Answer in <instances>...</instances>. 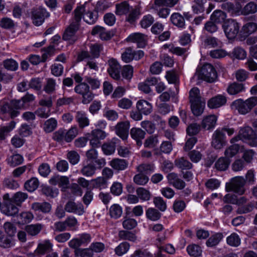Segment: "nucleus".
Listing matches in <instances>:
<instances>
[{"mask_svg": "<svg viewBox=\"0 0 257 257\" xmlns=\"http://www.w3.org/2000/svg\"><path fill=\"white\" fill-rule=\"evenodd\" d=\"M197 72L198 77L207 82L212 83L217 77L215 69L212 65L208 63L204 64Z\"/></svg>", "mask_w": 257, "mask_h": 257, "instance_id": "obj_3", "label": "nucleus"}, {"mask_svg": "<svg viewBox=\"0 0 257 257\" xmlns=\"http://www.w3.org/2000/svg\"><path fill=\"white\" fill-rule=\"evenodd\" d=\"M108 64L109 67L107 68V71L110 77L115 80H119L121 66L118 62L116 59L111 58L108 60Z\"/></svg>", "mask_w": 257, "mask_h": 257, "instance_id": "obj_12", "label": "nucleus"}, {"mask_svg": "<svg viewBox=\"0 0 257 257\" xmlns=\"http://www.w3.org/2000/svg\"><path fill=\"white\" fill-rule=\"evenodd\" d=\"M34 218L33 214L30 212H24L17 215V223L25 224L30 222Z\"/></svg>", "mask_w": 257, "mask_h": 257, "instance_id": "obj_36", "label": "nucleus"}, {"mask_svg": "<svg viewBox=\"0 0 257 257\" xmlns=\"http://www.w3.org/2000/svg\"><path fill=\"white\" fill-rule=\"evenodd\" d=\"M175 165L178 168L182 170H189L193 167L192 164L184 157L176 159L175 160Z\"/></svg>", "mask_w": 257, "mask_h": 257, "instance_id": "obj_30", "label": "nucleus"}, {"mask_svg": "<svg viewBox=\"0 0 257 257\" xmlns=\"http://www.w3.org/2000/svg\"><path fill=\"white\" fill-rule=\"evenodd\" d=\"M75 254L80 257H92L93 253L90 247L87 248L75 249Z\"/></svg>", "mask_w": 257, "mask_h": 257, "instance_id": "obj_64", "label": "nucleus"}, {"mask_svg": "<svg viewBox=\"0 0 257 257\" xmlns=\"http://www.w3.org/2000/svg\"><path fill=\"white\" fill-rule=\"evenodd\" d=\"M244 90L245 87L244 85L236 82L230 84L227 89L228 93L230 95H235Z\"/></svg>", "mask_w": 257, "mask_h": 257, "instance_id": "obj_32", "label": "nucleus"}, {"mask_svg": "<svg viewBox=\"0 0 257 257\" xmlns=\"http://www.w3.org/2000/svg\"><path fill=\"white\" fill-rule=\"evenodd\" d=\"M165 77L169 83H173L175 85L177 93H178L179 89L177 83L178 82L179 78L177 74L174 71H169L167 72Z\"/></svg>", "mask_w": 257, "mask_h": 257, "instance_id": "obj_49", "label": "nucleus"}, {"mask_svg": "<svg viewBox=\"0 0 257 257\" xmlns=\"http://www.w3.org/2000/svg\"><path fill=\"white\" fill-rule=\"evenodd\" d=\"M91 34L98 35L102 40L104 41L110 39L114 35L113 32L107 31L104 28L99 26H96L93 28Z\"/></svg>", "mask_w": 257, "mask_h": 257, "instance_id": "obj_16", "label": "nucleus"}, {"mask_svg": "<svg viewBox=\"0 0 257 257\" xmlns=\"http://www.w3.org/2000/svg\"><path fill=\"white\" fill-rule=\"evenodd\" d=\"M130 127V123L128 121L119 122L115 125V133L122 140H125L128 137Z\"/></svg>", "mask_w": 257, "mask_h": 257, "instance_id": "obj_15", "label": "nucleus"}, {"mask_svg": "<svg viewBox=\"0 0 257 257\" xmlns=\"http://www.w3.org/2000/svg\"><path fill=\"white\" fill-rule=\"evenodd\" d=\"M149 180V177L142 173H139L134 177V182L138 185H145L148 182Z\"/></svg>", "mask_w": 257, "mask_h": 257, "instance_id": "obj_57", "label": "nucleus"}, {"mask_svg": "<svg viewBox=\"0 0 257 257\" xmlns=\"http://www.w3.org/2000/svg\"><path fill=\"white\" fill-rule=\"evenodd\" d=\"M93 188L104 189L107 187V181L104 177H99L91 180Z\"/></svg>", "mask_w": 257, "mask_h": 257, "instance_id": "obj_42", "label": "nucleus"}, {"mask_svg": "<svg viewBox=\"0 0 257 257\" xmlns=\"http://www.w3.org/2000/svg\"><path fill=\"white\" fill-rule=\"evenodd\" d=\"M95 59L96 58H91L89 52L86 51H81L78 54L77 56V60L78 61H82L86 60L87 62L86 66H88V67L91 69L97 71L98 67L96 61L95 60Z\"/></svg>", "mask_w": 257, "mask_h": 257, "instance_id": "obj_14", "label": "nucleus"}, {"mask_svg": "<svg viewBox=\"0 0 257 257\" xmlns=\"http://www.w3.org/2000/svg\"><path fill=\"white\" fill-rule=\"evenodd\" d=\"M224 31L229 39L235 38L239 31L238 24L233 19H229L223 25Z\"/></svg>", "mask_w": 257, "mask_h": 257, "instance_id": "obj_10", "label": "nucleus"}, {"mask_svg": "<svg viewBox=\"0 0 257 257\" xmlns=\"http://www.w3.org/2000/svg\"><path fill=\"white\" fill-rule=\"evenodd\" d=\"M239 150V146L238 144H234L227 148L224 152L226 158L229 159L234 156Z\"/></svg>", "mask_w": 257, "mask_h": 257, "instance_id": "obj_55", "label": "nucleus"}, {"mask_svg": "<svg viewBox=\"0 0 257 257\" xmlns=\"http://www.w3.org/2000/svg\"><path fill=\"white\" fill-rule=\"evenodd\" d=\"M65 210L68 212L73 213L79 215L84 212L83 205L81 203H76L72 201H69L65 205Z\"/></svg>", "mask_w": 257, "mask_h": 257, "instance_id": "obj_18", "label": "nucleus"}, {"mask_svg": "<svg viewBox=\"0 0 257 257\" xmlns=\"http://www.w3.org/2000/svg\"><path fill=\"white\" fill-rule=\"evenodd\" d=\"M132 138L137 142L138 146H141L142 140L145 138L146 133L140 128L133 127L130 132Z\"/></svg>", "mask_w": 257, "mask_h": 257, "instance_id": "obj_25", "label": "nucleus"}, {"mask_svg": "<svg viewBox=\"0 0 257 257\" xmlns=\"http://www.w3.org/2000/svg\"><path fill=\"white\" fill-rule=\"evenodd\" d=\"M57 126V120L54 118H51L45 122L44 130L46 133H51L56 128Z\"/></svg>", "mask_w": 257, "mask_h": 257, "instance_id": "obj_47", "label": "nucleus"}, {"mask_svg": "<svg viewBox=\"0 0 257 257\" xmlns=\"http://www.w3.org/2000/svg\"><path fill=\"white\" fill-rule=\"evenodd\" d=\"M56 87V80L52 78L46 79V83L44 86V90L48 94H51L55 92Z\"/></svg>", "mask_w": 257, "mask_h": 257, "instance_id": "obj_38", "label": "nucleus"}, {"mask_svg": "<svg viewBox=\"0 0 257 257\" xmlns=\"http://www.w3.org/2000/svg\"><path fill=\"white\" fill-rule=\"evenodd\" d=\"M130 11V6L126 1H123L115 5V13L116 15L121 16L125 15Z\"/></svg>", "mask_w": 257, "mask_h": 257, "instance_id": "obj_29", "label": "nucleus"}, {"mask_svg": "<svg viewBox=\"0 0 257 257\" xmlns=\"http://www.w3.org/2000/svg\"><path fill=\"white\" fill-rule=\"evenodd\" d=\"M75 92L82 96V102L88 104L93 99L94 95L90 90V87L85 82L80 83L74 88Z\"/></svg>", "mask_w": 257, "mask_h": 257, "instance_id": "obj_7", "label": "nucleus"}, {"mask_svg": "<svg viewBox=\"0 0 257 257\" xmlns=\"http://www.w3.org/2000/svg\"><path fill=\"white\" fill-rule=\"evenodd\" d=\"M171 21L174 25L180 28L185 26V20L183 16L178 13L173 14L171 16Z\"/></svg>", "mask_w": 257, "mask_h": 257, "instance_id": "obj_35", "label": "nucleus"}, {"mask_svg": "<svg viewBox=\"0 0 257 257\" xmlns=\"http://www.w3.org/2000/svg\"><path fill=\"white\" fill-rule=\"evenodd\" d=\"M13 176L6 178L4 181V186L10 189H14L16 185V181L14 177L16 176V169L13 172Z\"/></svg>", "mask_w": 257, "mask_h": 257, "instance_id": "obj_54", "label": "nucleus"}, {"mask_svg": "<svg viewBox=\"0 0 257 257\" xmlns=\"http://www.w3.org/2000/svg\"><path fill=\"white\" fill-rule=\"evenodd\" d=\"M109 165L113 169L119 171L127 168L128 162L124 159L115 158L110 162Z\"/></svg>", "mask_w": 257, "mask_h": 257, "instance_id": "obj_26", "label": "nucleus"}, {"mask_svg": "<svg viewBox=\"0 0 257 257\" xmlns=\"http://www.w3.org/2000/svg\"><path fill=\"white\" fill-rule=\"evenodd\" d=\"M33 23L37 26L41 25L45 20L50 16V14L42 7L33 9L32 11Z\"/></svg>", "mask_w": 257, "mask_h": 257, "instance_id": "obj_8", "label": "nucleus"}, {"mask_svg": "<svg viewBox=\"0 0 257 257\" xmlns=\"http://www.w3.org/2000/svg\"><path fill=\"white\" fill-rule=\"evenodd\" d=\"M31 209L34 212H42L43 213H49L52 209L51 205L47 202H34L31 204Z\"/></svg>", "mask_w": 257, "mask_h": 257, "instance_id": "obj_21", "label": "nucleus"}, {"mask_svg": "<svg viewBox=\"0 0 257 257\" xmlns=\"http://www.w3.org/2000/svg\"><path fill=\"white\" fill-rule=\"evenodd\" d=\"M116 140L117 139H113L110 143H105L102 146V150L105 155H110L114 152Z\"/></svg>", "mask_w": 257, "mask_h": 257, "instance_id": "obj_43", "label": "nucleus"}, {"mask_svg": "<svg viewBox=\"0 0 257 257\" xmlns=\"http://www.w3.org/2000/svg\"><path fill=\"white\" fill-rule=\"evenodd\" d=\"M0 110L3 113H8L12 118L15 117L16 116V100H13L2 104Z\"/></svg>", "mask_w": 257, "mask_h": 257, "instance_id": "obj_17", "label": "nucleus"}, {"mask_svg": "<svg viewBox=\"0 0 257 257\" xmlns=\"http://www.w3.org/2000/svg\"><path fill=\"white\" fill-rule=\"evenodd\" d=\"M139 173L151 174L154 171L155 166L151 164H142L137 167Z\"/></svg>", "mask_w": 257, "mask_h": 257, "instance_id": "obj_48", "label": "nucleus"}, {"mask_svg": "<svg viewBox=\"0 0 257 257\" xmlns=\"http://www.w3.org/2000/svg\"><path fill=\"white\" fill-rule=\"evenodd\" d=\"M109 213L111 218L117 219L122 214V207L118 204H114L110 207Z\"/></svg>", "mask_w": 257, "mask_h": 257, "instance_id": "obj_44", "label": "nucleus"}, {"mask_svg": "<svg viewBox=\"0 0 257 257\" xmlns=\"http://www.w3.org/2000/svg\"><path fill=\"white\" fill-rule=\"evenodd\" d=\"M144 56V53L142 50L135 51L131 47H127L121 53V60L125 63H128L134 59L139 60Z\"/></svg>", "mask_w": 257, "mask_h": 257, "instance_id": "obj_9", "label": "nucleus"}, {"mask_svg": "<svg viewBox=\"0 0 257 257\" xmlns=\"http://www.w3.org/2000/svg\"><path fill=\"white\" fill-rule=\"evenodd\" d=\"M226 15L220 10H216L211 15L210 19L215 23H221L224 21Z\"/></svg>", "mask_w": 257, "mask_h": 257, "instance_id": "obj_40", "label": "nucleus"}, {"mask_svg": "<svg viewBox=\"0 0 257 257\" xmlns=\"http://www.w3.org/2000/svg\"><path fill=\"white\" fill-rule=\"evenodd\" d=\"M223 238V235L221 233H216L211 235L207 240L206 244L208 247H213L219 243Z\"/></svg>", "mask_w": 257, "mask_h": 257, "instance_id": "obj_41", "label": "nucleus"}, {"mask_svg": "<svg viewBox=\"0 0 257 257\" xmlns=\"http://www.w3.org/2000/svg\"><path fill=\"white\" fill-rule=\"evenodd\" d=\"M121 72L123 78L130 80L133 76L134 68L130 65H125L121 68Z\"/></svg>", "mask_w": 257, "mask_h": 257, "instance_id": "obj_50", "label": "nucleus"}, {"mask_svg": "<svg viewBox=\"0 0 257 257\" xmlns=\"http://www.w3.org/2000/svg\"><path fill=\"white\" fill-rule=\"evenodd\" d=\"M118 236L121 239L128 240L133 242L135 241L137 239V236L134 233L126 230L119 231Z\"/></svg>", "mask_w": 257, "mask_h": 257, "instance_id": "obj_52", "label": "nucleus"}, {"mask_svg": "<svg viewBox=\"0 0 257 257\" xmlns=\"http://www.w3.org/2000/svg\"><path fill=\"white\" fill-rule=\"evenodd\" d=\"M3 206L2 212L8 216H14L16 214V193L10 197L9 193L3 196Z\"/></svg>", "mask_w": 257, "mask_h": 257, "instance_id": "obj_2", "label": "nucleus"}, {"mask_svg": "<svg viewBox=\"0 0 257 257\" xmlns=\"http://www.w3.org/2000/svg\"><path fill=\"white\" fill-rule=\"evenodd\" d=\"M147 218L153 221H156L160 219L161 213L156 208L150 207L146 211Z\"/></svg>", "mask_w": 257, "mask_h": 257, "instance_id": "obj_37", "label": "nucleus"}, {"mask_svg": "<svg viewBox=\"0 0 257 257\" xmlns=\"http://www.w3.org/2000/svg\"><path fill=\"white\" fill-rule=\"evenodd\" d=\"M91 241V236L88 233H82L77 238L71 240L68 244L69 246L74 249H77L82 245L88 244Z\"/></svg>", "mask_w": 257, "mask_h": 257, "instance_id": "obj_13", "label": "nucleus"}, {"mask_svg": "<svg viewBox=\"0 0 257 257\" xmlns=\"http://www.w3.org/2000/svg\"><path fill=\"white\" fill-rule=\"evenodd\" d=\"M39 182L37 178L33 177L25 183V188L29 192L35 191L39 186Z\"/></svg>", "mask_w": 257, "mask_h": 257, "instance_id": "obj_45", "label": "nucleus"}, {"mask_svg": "<svg viewBox=\"0 0 257 257\" xmlns=\"http://www.w3.org/2000/svg\"><path fill=\"white\" fill-rule=\"evenodd\" d=\"M232 109L237 110L242 114H245L250 111L246 101L238 99L233 101L230 105Z\"/></svg>", "mask_w": 257, "mask_h": 257, "instance_id": "obj_19", "label": "nucleus"}, {"mask_svg": "<svg viewBox=\"0 0 257 257\" xmlns=\"http://www.w3.org/2000/svg\"><path fill=\"white\" fill-rule=\"evenodd\" d=\"M227 243L228 245L237 247L240 244V239L239 236L235 233H232L228 236L226 239Z\"/></svg>", "mask_w": 257, "mask_h": 257, "instance_id": "obj_59", "label": "nucleus"}, {"mask_svg": "<svg viewBox=\"0 0 257 257\" xmlns=\"http://www.w3.org/2000/svg\"><path fill=\"white\" fill-rule=\"evenodd\" d=\"M53 244L49 240H45L39 243L35 251V253L44 254L45 253L50 251L52 249Z\"/></svg>", "mask_w": 257, "mask_h": 257, "instance_id": "obj_27", "label": "nucleus"}, {"mask_svg": "<svg viewBox=\"0 0 257 257\" xmlns=\"http://www.w3.org/2000/svg\"><path fill=\"white\" fill-rule=\"evenodd\" d=\"M80 19L74 17L71 19L69 25L66 28L62 36L63 40L65 41L75 40V34L80 27Z\"/></svg>", "mask_w": 257, "mask_h": 257, "instance_id": "obj_6", "label": "nucleus"}, {"mask_svg": "<svg viewBox=\"0 0 257 257\" xmlns=\"http://www.w3.org/2000/svg\"><path fill=\"white\" fill-rule=\"evenodd\" d=\"M90 5L87 3L78 6L74 11V17L80 19L81 22L82 16L83 20L90 25L94 24L97 21L98 16L96 12H93L92 9L90 8Z\"/></svg>", "mask_w": 257, "mask_h": 257, "instance_id": "obj_1", "label": "nucleus"}, {"mask_svg": "<svg viewBox=\"0 0 257 257\" xmlns=\"http://www.w3.org/2000/svg\"><path fill=\"white\" fill-rule=\"evenodd\" d=\"M241 140L251 147L257 146V136L252 128L248 126L243 127L239 131Z\"/></svg>", "mask_w": 257, "mask_h": 257, "instance_id": "obj_5", "label": "nucleus"}, {"mask_svg": "<svg viewBox=\"0 0 257 257\" xmlns=\"http://www.w3.org/2000/svg\"><path fill=\"white\" fill-rule=\"evenodd\" d=\"M226 101V98L225 96L217 95L210 98L208 101L207 105L210 108H217L225 105Z\"/></svg>", "mask_w": 257, "mask_h": 257, "instance_id": "obj_20", "label": "nucleus"}, {"mask_svg": "<svg viewBox=\"0 0 257 257\" xmlns=\"http://www.w3.org/2000/svg\"><path fill=\"white\" fill-rule=\"evenodd\" d=\"M141 15L139 8H135L132 10L126 18V21L132 24L135 22Z\"/></svg>", "mask_w": 257, "mask_h": 257, "instance_id": "obj_62", "label": "nucleus"}, {"mask_svg": "<svg viewBox=\"0 0 257 257\" xmlns=\"http://www.w3.org/2000/svg\"><path fill=\"white\" fill-rule=\"evenodd\" d=\"M153 203L155 207L162 212H164L167 209L166 202L161 197H155L153 199Z\"/></svg>", "mask_w": 257, "mask_h": 257, "instance_id": "obj_58", "label": "nucleus"}, {"mask_svg": "<svg viewBox=\"0 0 257 257\" xmlns=\"http://www.w3.org/2000/svg\"><path fill=\"white\" fill-rule=\"evenodd\" d=\"M230 160L226 157H220L215 163V167L219 171L226 170L230 164Z\"/></svg>", "mask_w": 257, "mask_h": 257, "instance_id": "obj_39", "label": "nucleus"}, {"mask_svg": "<svg viewBox=\"0 0 257 257\" xmlns=\"http://www.w3.org/2000/svg\"><path fill=\"white\" fill-rule=\"evenodd\" d=\"M205 105V102L204 100L191 103V108L192 113L196 116L200 115L203 112Z\"/></svg>", "mask_w": 257, "mask_h": 257, "instance_id": "obj_34", "label": "nucleus"}, {"mask_svg": "<svg viewBox=\"0 0 257 257\" xmlns=\"http://www.w3.org/2000/svg\"><path fill=\"white\" fill-rule=\"evenodd\" d=\"M159 143L158 136L153 135L148 138L145 141L144 147L152 148L155 147Z\"/></svg>", "mask_w": 257, "mask_h": 257, "instance_id": "obj_61", "label": "nucleus"}, {"mask_svg": "<svg viewBox=\"0 0 257 257\" xmlns=\"http://www.w3.org/2000/svg\"><path fill=\"white\" fill-rule=\"evenodd\" d=\"M245 179L242 176L232 178L230 182L226 184L227 191H231L239 195H242L245 192Z\"/></svg>", "mask_w": 257, "mask_h": 257, "instance_id": "obj_4", "label": "nucleus"}, {"mask_svg": "<svg viewBox=\"0 0 257 257\" xmlns=\"http://www.w3.org/2000/svg\"><path fill=\"white\" fill-rule=\"evenodd\" d=\"M217 117L215 115H210L204 118L202 122V126L205 129L213 128L216 124Z\"/></svg>", "mask_w": 257, "mask_h": 257, "instance_id": "obj_31", "label": "nucleus"}, {"mask_svg": "<svg viewBox=\"0 0 257 257\" xmlns=\"http://www.w3.org/2000/svg\"><path fill=\"white\" fill-rule=\"evenodd\" d=\"M75 118L80 128H83L89 125V119L87 114L83 111H77L76 112Z\"/></svg>", "mask_w": 257, "mask_h": 257, "instance_id": "obj_23", "label": "nucleus"}, {"mask_svg": "<svg viewBox=\"0 0 257 257\" xmlns=\"http://www.w3.org/2000/svg\"><path fill=\"white\" fill-rule=\"evenodd\" d=\"M126 40L138 43L140 47H144L146 45V36L140 33H133L127 38Z\"/></svg>", "mask_w": 257, "mask_h": 257, "instance_id": "obj_22", "label": "nucleus"}, {"mask_svg": "<svg viewBox=\"0 0 257 257\" xmlns=\"http://www.w3.org/2000/svg\"><path fill=\"white\" fill-rule=\"evenodd\" d=\"M190 102L194 103L203 101L200 95L199 89L197 87H194L191 89L189 92Z\"/></svg>", "mask_w": 257, "mask_h": 257, "instance_id": "obj_51", "label": "nucleus"}, {"mask_svg": "<svg viewBox=\"0 0 257 257\" xmlns=\"http://www.w3.org/2000/svg\"><path fill=\"white\" fill-rule=\"evenodd\" d=\"M96 167L92 163L83 164L80 170L81 174L86 177L93 176L96 172Z\"/></svg>", "mask_w": 257, "mask_h": 257, "instance_id": "obj_33", "label": "nucleus"}, {"mask_svg": "<svg viewBox=\"0 0 257 257\" xmlns=\"http://www.w3.org/2000/svg\"><path fill=\"white\" fill-rule=\"evenodd\" d=\"M225 134L222 131L216 130L212 136V146L215 149H220L226 144Z\"/></svg>", "mask_w": 257, "mask_h": 257, "instance_id": "obj_11", "label": "nucleus"}, {"mask_svg": "<svg viewBox=\"0 0 257 257\" xmlns=\"http://www.w3.org/2000/svg\"><path fill=\"white\" fill-rule=\"evenodd\" d=\"M188 253L191 256L197 257L200 256L202 253L201 247L196 244H192L188 246L187 248Z\"/></svg>", "mask_w": 257, "mask_h": 257, "instance_id": "obj_60", "label": "nucleus"}, {"mask_svg": "<svg viewBox=\"0 0 257 257\" xmlns=\"http://www.w3.org/2000/svg\"><path fill=\"white\" fill-rule=\"evenodd\" d=\"M136 107L138 110L144 115H148L152 111V104L143 99L137 102Z\"/></svg>", "mask_w": 257, "mask_h": 257, "instance_id": "obj_24", "label": "nucleus"}, {"mask_svg": "<svg viewBox=\"0 0 257 257\" xmlns=\"http://www.w3.org/2000/svg\"><path fill=\"white\" fill-rule=\"evenodd\" d=\"M202 44L205 47H208L211 48L221 47L222 43L219 40L215 37L212 36H207L203 40Z\"/></svg>", "mask_w": 257, "mask_h": 257, "instance_id": "obj_28", "label": "nucleus"}, {"mask_svg": "<svg viewBox=\"0 0 257 257\" xmlns=\"http://www.w3.org/2000/svg\"><path fill=\"white\" fill-rule=\"evenodd\" d=\"M103 47L101 45L94 44L91 45L90 47V57L93 58H97L100 56V53L102 50Z\"/></svg>", "mask_w": 257, "mask_h": 257, "instance_id": "obj_56", "label": "nucleus"}, {"mask_svg": "<svg viewBox=\"0 0 257 257\" xmlns=\"http://www.w3.org/2000/svg\"><path fill=\"white\" fill-rule=\"evenodd\" d=\"M43 225L40 223L35 224H31L26 227V230L31 235H36L38 234L42 230Z\"/></svg>", "mask_w": 257, "mask_h": 257, "instance_id": "obj_53", "label": "nucleus"}, {"mask_svg": "<svg viewBox=\"0 0 257 257\" xmlns=\"http://www.w3.org/2000/svg\"><path fill=\"white\" fill-rule=\"evenodd\" d=\"M78 131L76 126H72L69 130H65L66 142L69 143L78 135Z\"/></svg>", "mask_w": 257, "mask_h": 257, "instance_id": "obj_63", "label": "nucleus"}, {"mask_svg": "<svg viewBox=\"0 0 257 257\" xmlns=\"http://www.w3.org/2000/svg\"><path fill=\"white\" fill-rule=\"evenodd\" d=\"M136 193L139 198L143 201H148L151 197V193L150 191L143 187L138 188L136 190Z\"/></svg>", "mask_w": 257, "mask_h": 257, "instance_id": "obj_46", "label": "nucleus"}]
</instances>
